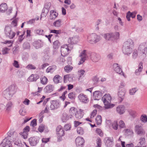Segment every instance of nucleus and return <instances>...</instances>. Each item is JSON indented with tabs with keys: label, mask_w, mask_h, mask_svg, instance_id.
Here are the masks:
<instances>
[{
	"label": "nucleus",
	"mask_w": 147,
	"mask_h": 147,
	"mask_svg": "<svg viewBox=\"0 0 147 147\" xmlns=\"http://www.w3.org/2000/svg\"><path fill=\"white\" fill-rule=\"evenodd\" d=\"M134 43V41L130 39L124 42L122 48L123 53L128 56L130 55L133 51Z\"/></svg>",
	"instance_id": "nucleus-1"
},
{
	"label": "nucleus",
	"mask_w": 147,
	"mask_h": 147,
	"mask_svg": "<svg viewBox=\"0 0 147 147\" xmlns=\"http://www.w3.org/2000/svg\"><path fill=\"white\" fill-rule=\"evenodd\" d=\"M73 45L69 44H65L62 46L61 49V55L63 57L67 56L73 49Z\"/></svg>",
	"instance_id": "nucleus-2"
},
{
	"label": "nucleus",
	"mask_w": 147,
	"mask_h": 147,
	"mask_svg": "<svg viewBox=\"0 0 147 147\" xmlns=\"http://www.w3.org/2000/svg\"><path fill=\"white\" fill-rule=\"evenodd\" d=\"M138 51L139 54L144 57L146 56L147 53V44L146 42L141 43L139 46Z\"/></svg>",
	"instance_id": "nucleus-3"
},
{
	"label": "nucleus",
	"mask_w": 147,
	"mask_h": 147,
	"mask_svg": "<svg viewBox=\"0 0 147 147\" xmlns=\"http://www.w3.org/2000/svg\"><path fill=\"white\" fill-rule=\"evenodd\" d=\"M119 32L107 33L104 34V37L107 40L113 41L119 38Z\"/></svg>",
	"instance_id": "nucleus-4"
},
{
	"label": "nucleus",
	"mask_w": 147,
	"mask_h": 147,
	"mask_svg": "<svg viewBox=\"0 0 147 147\" xmlns=\"http://www.w3.org/2000/svg\"><path fill=\"white\" fill-rule=\"evenodd\" d=\"M101 39L99 36L93 33L89 35L87 38L88 42L91 44H95L98 42Z\"/></svg>",
	"instance_id": "nucleus-5"
},
{
	"label": "nucleus",
	"mask_w": 147,
	"mask_h": 147,
	"mask_svg": "<svg viewBox=\"0 0 147 147\" xmlns=\"http://www.w3.org/2000/svg\"><path fill=\"white\" fill-rule=\"evenodd\" d=\"M111 99V97L109 94H105L102 97V100L104 105L106 106V108L108 109L110 108Z\"/></svg>",
	"instance_id": "nucleus-6"
},
{
	"label": "nucleus",
	"mask_w": 147,
	"mask_h": 147,
	"mask_svg": "<svg viewBox=\"0 0 147 147\" xmlns=\"http://www.w3.org/2000/svg\"><path fill=\"white\" fill-rule=\"evenodd\" d=\"M4 31L6 37L10 39L13 38L16 34L15 32L11 31L10 27L8 26H5Z\"/></svg>",
	"instance_id": "nucleus-7"
},
{
	"label": "nucleus",
	"mask_w": 147,
	"mask_h": 147,
	"mask_svg": "<svg viewBox=\"0 0 147 147\" xmlns=\"http://www.w3.org/2000/svg\"><path fill=\"white\" fill-rule=\"evenodd\" d=\"M134 130L136 133L140 136H143L145 134V131L141 125H135Z\"/></svg>",
	"instance_id": "nucleus-8"
},
{
	"label": "nucleus",
	"mask_w": 147,
	"mask_h": 147,
	"mask_svg": "<svg viewBox=\"0 0 147 147\" xmlns=\"http://www.w3.org/2000/svg\"><path fill=\"white\" fill-rule=\"evenodd\" d=\"M79 57H81L78 65H80L84 62L86 59L88 58L87 53L86 50H84L79 55Z\"/></svg>",
	"instance_id": "nucleus-9"
},
{
	"label": "nucleus",
	"mask_w": 147,
	"mask_h": 147,
	"mask_svg": "<svg viewBox=\"0 0 147 147\" xmlns=\"http://www.w3.org/2000/svg\"><path fill=\"white\" fill-rule=\"evenodd\" d=\"M50 108L52 110L57 109L59 108L60 106V102L59 100H53L51 102Z\"/></svg>",
	"instance_id": "nucleus-10"
},
{
	"label": "nucleus",
	"mask_w": 147,
	"mask_h": 147,
	"mask_svg": "<svg viewBox=\"0 0 147 147\" xmlns=\"http://www.w3.org/2000/svg\"><path fill=\"white\" fill-rule=\"evenodd\" d=\"M11 141L8 138H5L0 144V147H12Z\"/></svg>",
	"instance_id": "nucleus-11"
},
{
	"label": "nucleus",
	"mask_w": 147,
	"mask_h": 147,
	"mask_svg": "<svg viewBox=\"0 0 147 147\" xmlns=\"http://www.w3.org/2000/svg\"><path fill=\"white\" fill-rule=\"evenodd\" d=\"M125 91L124 88L119 89V91L118 93V95L119 97V102H121L123 100L125 97Z\"/></svg>",
	"instance_id": "nucleus-12"
},
{
	"label": "nucleus",
	"mask_w": 147,
	"mask_h": 147,
	"mask_svg": "<svg viewBox=\"0 0 147 147\" xmlns=\"http://www.w3.org/2000/svg\"><path fill=\"white\" fill-rule=\"evenodd\" d=\"M113 68L114 71L117 73L125 77L124 74L123 72L122 69L119 66V64L117 63H115L113 65Z\"/></svg>",
	"instance_id": "nucleus-13"
},
{
	"label": "nucleus",
	"mask_w": 147,
	"mask_h": 147,
	"mask_svg": "<svg viewBox=\"0 0 147 147\" xmlns=\"http://www.w3.org/2000/svg\"><path fill=\"white\" fill-rule=\"evenodd\" d=\"M75 141L77 147H83L84 146L85 141L83 138L78 137L76 139Z\"/></svg>",
	"instance_id": "nucleus-14"
},
{
	"label": "nucleus",
	"mask_w": 147,
	"mask_h": 147,
	"mask_svg": "<svg viewBox=\"0 0 147 147\" xmlns=\"http://www.w3.org/2000/svg\"><path fill=\"white\" fill-rule=\"evenodd\" d=\"M78 97L80 101L83 103H87L89 101L87 96L83 94H80Z\"/></svg>",
	"instance_id": "nucleus-15"
},
{
	"label": "nucleus",
	"mask_w": 147,
	"mask_h": 147,
	"mask_svg": "<svg viewBox=\"0 0 147 147\" xmlns=\"http://www.w3.org/2000/svg\"><path fill=\"white\" fill-rule=\"evenodd\" d=\"M90 58L93 62H98L100 59L99 55L95 53H92L90 55Z\"/></svg>",
	"instance_id": "nucleus-16"
},
{
	"label": "nucleus",
	"mask_w": 147,
	"mask_h": 147,
	"mask_svg": "<svg viewBox=\"0 0 147 147\" xmlns=\"http://www.w3.org/2000/svg\"><path fill=\"white\" fill-rule=\"evenodd\" d=\"M78 38L77 36H74L69 38L67 40L68 42L70 44V45H72L75 44L78 42Z\"/></svg>",
	"instance_id": "nucleus-17"
},
{
	"label": "nucleus",
	"mask_w": 147,
	"mask_h": 147,
	"mask_svg": "<svg viewBox=\"0 0 147 147\" xmlns=\"http://www.w3.org/2000/svg\"><path fill=\"white\" fill-rule=\"evenodd\" d=\"M56 134L57 135L64 136V131L62 127L59 125L56 128Z\"/></svg>",
	"instance_id": "nucleus-18"
},
{
	"label": "nucleus",
	"mask_w": 147,
	"mask_h": 147,
	"mask_svg": "<svg viewBox=\"0 0 147 147\" xmlns=\"http://www.w3.org/2000/svg\"><path fill=\"white\" fill-rule=\"evenodd\" d=\"M106 145L108 147H110L112 146L113 139L112 138H106L104 140Z\"/></svg>",
	"instance_id": "nucleus-19"
},
{
	"label": "nucleus",
	"mask_w": 147,
	"mask_h": 147,
	"mask_svg": "<svg viewBox=\"0 0 147 147\" xmlns=\"http://www.w3.org/2000/svg\"><path fill=\"white\" fill-rule=\"evenodd\" d=\"M93 95V98L95 100H99L101 98L102 96V93L99 91L94 92Z\"/></svg>",
	"instance_id": "nucleus-20"
},
{
	"label": "nucleus",
	"mask_w": 147,
	"mask_h": 147,
	"mask_svg": "<svg viewBox=\"0 0 147 147\" xmlns=\"http://www.w3.org/2000/svg\"><path fill=\"white\" fill-rule=\"evenodd\" d=\"M125 107L124 105H120L117 107L116 111L119 114H122L125 112Z\"/></svg>",
	"instance_id": "nucleus-21"
},
{
	"label": "nucleus",
	"mask_w": 147,
	"mask_h": 147,
	"mask_svg": "<svg viewBox=\"0 0 147 147\" xmlns=\"http://www.w3.org/2000/svg\"><path fill=\"white\" fill-rule=\"evenodd\" d=\"M54 88V87L53 85L49 84L44 88V91L45 93H49L52 92Z\"/></svg>",
	"instance_id": "nucleus-22"
},
{
	"label": "nucleus",
	"mask_w": 147,
	"mask_h": 147,
	"mask_svg": "<svg viewBox=\"0 0 147 147\" xmlns=\"http://www.w3.org/2000/svg\"><path fill=\"white\" fill-rule=\"evenodd\" d=\"M50 13L49 18L51 20H54L58 16V13L54 10H51L50 11Z\"/></svg>",
	"instance_id": "nucleus-23"
},
{
	"label": "nucleus",
	"mask_w": 147,
	"mask_h": 147,
	"mask_svg": "<svg viewBox=\"0 0 147 147\" xmlns=\"http://www.w3.org/2000/svg\"><path fill=\"white\" fill-rule=\"evenodd\" d=\"M29 143L32 146H35L38 142V140L35 137H31L29 139Z\"/></svg>",
	"instance_id": "nucleus-24"
},
{
	"label": "nucleus",
	"mask_w": 147,
	"mask_h": 147,
	"mask_svg": "<svg viewBox=\"0 0 147 147\" xmlns=\"http://www.w3.org/2000/svg\"><path fill=\"white\" fill-rule=\"evenodd\" d=\"M77 109L74 107H72L70 109L69 113L70 114V118H71L73 116L75 115L76 113H77Z\"/></svg>",
	"instance_id": "nucleus-25"
},
{
	"label": "nucleus",
	"mask_w": 147,
	"mask_h": 147,
	"mask_svg": "<svg viewBox=\"0 0 147 147\" xmlns=\"http://www.w3.org/2000/svg\"><path fill=\"white\" fill-rule=\"evenodd\" d=\"M17 88L15 85H12L9 87L8 89H6L8 91L13 95L16 91Z\"/></svg>",
	"instance_id": "nucleus-26"
},
{
	"label": "nucleus",
	"mask_w": 147,
	"mask_h": 147,
	"mask_svg": "<svg viewBox=\"0 0 147 147\" xmlns=\"http://www.w3.org/2000/svg\"><path fill=\"white\" fill-rule=\"evenodd\" d=\"M137 13V12L136 11L131 13L130 11H128L127 13L126 16V18L128 21L130 20V18L131 17L132 18H134Z\"/></svg>",
	"instance_id": "nucleus-27"
},
{
	"label": "nucleus",
	"mask_w": 147,
	"mask_h": 147,
	"mask_svg": "<svg viewBox=\"0 0 147 147\" xmlns=\"http://www.w3.org/2000/svg\"><path fill=\"white\" fill-rule=\"evenodd\" d=\"M7 90H5L3 91V94L5 98L7 100H9L11 99L13 95Z\"/></svg>",
	"instance_id": "nucleus-28"
},
{
	"label": "nucleus",
	"mask_w": 147,
	"mask_h": 147,
	"mask_svg": "<svg viewBox=\"0 0 147 147\" xmlns=\"http://www.w3.org/2000/svg\"><path fill=\"white\" fill-rule=\"evenodd\" d=\"M83 110L80 109V111H77V113H76L75 116L76 118L78 119H80L82 118L84 115V112Z\"/></svg>",
	"instance_id": "nucleus-29"
},
{
	"label": "nucleus",
	"mask_w": 147,
	"mask_h": 147,
	"mask_svg": "<svg viewBox=\"0 0 147 147\" xmlns=\"http://www.w3.org/2000/svg\"><path fill=\"white\" fill-rule=\"evenodd\" d=\"M39 78V76L37 75H32L28 79V81L29 82L35 81Z\"/></svg>",
	"instance_id": "nucleus-30"
},
{
	"label": "nucleus",
	"mask_w": 147,
	"mask_h": 147,
	"mask_svg": "<svg viewBox=\"0 0 147 147\" xmlns=\"http://www.w3.org/2000/svg\"><path fill=\"white\" fill-rule=\"evenodd\" d=\"M8 136L6 138H8V139H9L10 137L15 138L17 137L16 133L15 131H10L7 133Z\"/></svg>",
	"instance_id": "nucleus-31"
},
{
	"label": "nucleus",
	"mask_w": 147,
	"mask_h": 147,
	"mask_svg": "<svg viewBox=\"0 0 147 147\" xmlns=\"http://www.w3.org/2000/svg\"><path fill=\"white\" fill-rule=\"evenodd\" d=\"M8 9V7L6 3H2L0 5V11L3 13Z\"/></svg>",
	"instance_id": "nucleus-32"
},
{
	"label": "nucleus",
	"mask_w": 147,
	"mask_h": 147,
	"mask_svg": "<svg viewBox=\"0 0 147 147\" xmlns=\"http://www.w3.org/2000/svg\"><path fill=\"white\" fill-rule=\"evenodd\" d=\"M62 23L61 20L58 19L53 22V25L55 27H59L61 26Z\"/></svg>",
	"instance_id": "nucleus-33"
},
{
	"label": "nucleus",
	"mask_w": 147,
	"mask_h": 147,
	"mask_svg": "<svg viewBox=\"0 0 147 147\" xmlns=\"http://www.w3.org/2000/svg\"><path fill=\"white\" fill-rule=\"evenodd\" d=\"M70 118V115H68L66 113H63L61 117L62 120L63 122H65Z\"/></svg>",
	"instance_id": "nucleus-34"
},
{
	"label": "nucleus",
	"mask_w": 147,
	"mask_h": 147,
	"mask_svg": "<svg viewBox=\"0 0 147 147\" xmlns=\"http://www.w3.org/2000/svg\"><path fill=\"white\" fill-rule=\"evenodd\" d=\"M13 107L12 102L9 101L7 103L5 106L6 110L7 111H10Z\"/></svg>",
	"instance_id": "nucleus-35"
},
{
	"label": "nucleus",
	"mask_w": 147,
	"mask_h": 147,
	"mask_svg": "<svg viewBox=\"0 0 147 147\" xmlns=\"http://www.w3.org/2000/svg\"><path fill=\"white\" fill-rule=\"evenodd\" d=\"M40 83L43 85L46 84L48 82V79L45 76H42L40 78Z\"/></svg>",
	"instance_id": "nucleus-36"
},
{
	"label": "nucleus",
	"mask_w": 147,
	"mask_h": 147,
	"mask_svg": "<svg viewBox=\"0 0 147 147\" xmlns=\"http://www.w3.org/2000/svg\"><path fill=\"white\" fill-rule=\"evenodd\" d=\"M142 63H140V65L139 66L138 68L135 71V73L137 75H139L142 71Z\"/></svg>",
	"instance_id": "nucleus-37"
},
{
	"label": "nucleus",
	"mask_w": 147,
	"mask_h": 147,
	"mask_svg": "<svg viewBox=\"0 0 147 147\" xmlns=\"http://www.w3.org/2000/svg\"><path fill=\"white\" fill-rule=\"evenodd\" d=\"M95 121L97 125H100L102 122L101 116L98 115L95 119Z\"/></svg>",
	"instance_id": "nucleus-38"
},
{
	"label": "nucleus",
	"mask_w": 147,
	"mask_h": 147,
	"mask_svg": "<svg viewBox=\"0 0 147 147\" xmlns=\"http://www.w3.org/2000/svg\"><path fill=\"white\" fill-rule=\"evenodd\" d=\"M61 77L59 75H56L53 78V81L55 83L57 84L60 82Z\"/></svg>",
	"instance_id": "nucleus-39"
},
{
	"label": "nucleus",
	"mask_w": 147,
	"mask_h": 147,
	"mask_svg": "<svg viewBox=\"0 0 147 147\" xmlns=\"http://www.w3.org/2000/svg\"><path fill=\"white\" fill-rule=\"evenodd\" d=\"M85 71L83 69H80L78 71V74L79 76V79L84 76Z\"/></svg>",
	"instance_id": "nucleus-40"
},
{
	"label": "nucleus",
	"mask_w": 147,
	"mask_h": 147,
	"mask_svg": "<svg viewBox=\"0 0 147 147\" xmlns=\"http://www.w3.org/2000/svg\"><path fill=\"white\" fill-rule=\"evenodd\" d=\"M73 69V67L69 65H67L64 67L65 71V72L67 73H69Z\"/></svg>",
	"instance_id": "nucleus-41"
},
{
	"label": "nucleus",
	"mask_w": 147,
	"mask_h": 147,
	"mask_svg": "<svg viewBox=\"0 0 147 147\" xmlns=\"http://www.w3.org/2000/svg\"><path fill=\"white\" fill-rule=\"evenodd\" d=\"M60 43L59 41L56 40L53 42V47L54 49H57L60 46Z\"/></svg>",
	"instance_id": "nucleus-42"
},
{
	"label": "nucleus",
	"mask_w": 147,
	"mask_h": 147,
	"mask_svg": "<svg viewBox=\"0 0 147 147\" xmlns=\"http://www.w3.org/2000/svg\"><path fill=\"white\" fill-rule=\"evenodd\" d=\"M125 133L127 135L132 136L134 134V132L132 130L129 129H126L124 130Z\"/></svg>",
	"instance_id": "nucleus-43"
},
{
	"label": "nucleus",
	"mask_w": 147,
	"mask_h": 147,
	"mask_svg": "<svg viewBox=\"0 0 147 147\" xmlns=\"http://www.w3.org/2000/svg\"><path fill=\"white\" fill-rule=\"evenodd\" d=\"M85 1L89 4L95 5L98 2V0H85Z\"/></svg>",
	"instance_id": "nucleus-44"
},
{
	"label": "nucleus",
	"mask_w": 147,
	"mask_h": 147,
	"mask_svg": "<svg viewBox=\"0 0 147 147\" xmlns=\"http://www.w3.org/2000/svg\"><path fill=\"white\" fill-rule=\"evenodd\" d=\"M118 125L117 121H114L112 125L113 128L115 130H117L118 128Z\"/></svg>",
	"instance_id": "nucleus-45"
},
{
	"label": "nucleus",
	"mask_w": 147,
	"mask_h": 147,
	"mask_svg": "<svg viewBox=\"0 0 147 147\" xmlns=\"http://www.w3.org/2000/svg\"><path fill=\"white\" fill-rule=\"evenodd\" d=\"M75 94L74 92H73L70 93L68 94V96L69 98L71 99H75Z\"/></svg>",
	"instance_id": "nucleus-46"
},
{
	"label": "nucleus",
	"mask_w": 147,
	"mask_h": 147,
	"mask_svg": "<svg viewBox=\"0 0 147 147\" xmlns=\"http://www.w3.org/2000/svg\"><path fill=\"white\" fill-rule=\"evenodd\" d=\"M20 134L22 136L24 139H26L27 138L28 135V133L23 131L21 132L20 133Z\"/></svg>",
	"instance_id": "nucleus-47"
},
{
	"label": "nucleus",
	"mask_w": 147,
	"mask_h": 147,
	"mask_svg": "<svg viewBox=\"0 0 147 147\" xmlns=\"http://www.w3.org/2000/svg\"><path fill=\"white\" fill-rule=\"evenodd\" d=\"M140 120L142 121L145 123L147 121V117L145 115H142L140 117Z\"/></svg>",
	"instance_id": "nucleus-48"
},
{
	"label": "nucleus",
	"mask_w": 147,
	"mask_h": 147,
	"mask_svg": "<svg viewBox=\"0 0 147 147\" xmlns=\"http://www.w3.org/2000/svg\"><path fill=\"white\" fill-rule=\"evenodd\" d=\"M46 127L45 125L42 124L40 125L38 128V131L40 132H42Z\"/></svg>",
	"instance_id": "nucleus-49"
},
{
	"label": "nucleus",
	"mask_w": 147,
	"mask_h": 147,
	"mask_svg": "<svg viewBox=\"0 0 147 147\" xmlns=\"http://www.w3.org/2000/svg\"><path fill=\"white\" fill-rule=\"evenodd\" d=\"M137 90L138 89L136 88H132L129 90V93L131 95H134Z\"/></svg>",
	"instance_id": "nucleus-50"
},
{
	"label": "nucleus",
	"mask_w": 147,
	"mask_h": 147,
	"mask_svg": "<svg viewBox=\"0 0 147 147\" xmlns=\"http://www.w3.org/2000/svg\"><path fill=\"white\" fill-rule=\"evenodd\" d=\"M119 124L120 128H123L125 127V124L123 121L120 120L119 122Z\"/></svg>",
	"instance_id": "nucleus-51"
},
{
	"label": "nucleus",
	"mask_w": 147,
	"mask_h": 147,
	"mask_svg": "<svg viewBox=\"0 0 147 147\" xmlns=\"http://www.w3.org/2000/svg\"><path fill=\"white\" fill-rule=\"evenodd\" d=\"M77 133L80 135H82L84 133L83 129L80 127H78L77 128Z\"/></svg>",
	"instance_id": "nucleus-52"
},
{
	"label": "nucleus",
	"mask_w": 147,
	"mask_h": 147,
	"mask_svg": "<svg viewBox=\"0 0 147 147\" xmlns=\"http://www.w3.org/2000/svg\"><path fill=\"white\" fill-rule=\"evenodd\" d=\"M96 141L97 144L96 147H101L102 142L100 139V138H98L96 140Z\"/></svg>",
	"instance_id": "nucleus-53"
},
{
	"label": "nucleus",
	"mask_w": 147,
	"mask_h": 147,
	"mask_svg": "<svg viewBox=\"0 0 147 147\" xmlns=\"http://www.w3.org/2000/svg\"><path fill=\"white\" fill-rule=\"evenodd\" d=\"M139 141V143L141 145H144L145 142V139L144 138H140Z\"/></svg>",
	"instance_id": "nucleus-54"
},
{
	"label": "nucleus",
	"mask_w": 147,
	"mask_h": 147,
	"mask_svg": "<svg viewBox=\"0 0 147 147\" xmlns=\"http://www.w3.org/2000/svg\"><path fill=\"white\" fill-rule=\"evenodd\" d=\"M57 61L59 63H63L65 61V59L63 58V57L61 56L59 57L57 59Z\"/></svg>",
	"instance_id": "nucleus-55"
},
{
	"label": "nucleus",
	"mask_w": 147,
	"mask_h": 147,
	"mask_svg": "<svg viewBox=\"0 0 147 147\" xmlns=\"http://www.w3.org/2000/svg\"><path fill=\"white\" fill-rule=\"evenodd\" d=\"M26 68L29 69H35L36 68L35 66L31 64H28L26 66Z\"/></svg>",
	"instance_id": "nucleus-56"
},
{
	"label": "nucleus",
	"mask_w": 147,
	"mask_h": 147,
	"mask_svg": "<svg viewBox=\"0 0 147 147\" xmlns=\"http://www.w3.org/2000/svg\"><path fill=\"white\" fill-rule=\"evenodd\" d=\"M9 49L7 47L3 48L2 51V54L5 55L8 53V51H9Z\"/></svg>",
	"instance_id": "nucleus-57"
},
{
	"label": "nucleus",
	"mask_w": 147,
	"mask_h": 147,
	"mask_svg": "<svg viewBox=\"0 0 147 147\" xmlns=\"http://www.w3.org/2000/svg\"><path fill=\"white\" fill-rule=\"evenodd\" d=\"M36 119H35L32 120L30 123V125L32 127H34L36 125Z\"/></svg>",
	"instance_id": "nucleus-58"
},
{
	"label": "nucleus",
	"mask_w": 147,
	"mask_h": 147,
	"mask_svg": "<svg viewBox=\"0 0 147 147\" xmlns=\"http://www.w3.org/2000/svg\"><path fill=\"white\" fill-rule=\"evenodd\" d=\"M18 46H16L13 49V53L14 55L16 54L18 52Z\"/></svg>",
	"instance_id": "nucleus-59"
},
{
	"label": "nucleus",
	"mask_w": 147,
	"mask_h": 147,
	"mask_svg": "<svg viewBox=\"0 0 147 147\" xmlns=\"http://www.w3.org/2000/svg\"><path fill=\"white\" fill-rule=\"evenodd\" d=\"M36 32L37 34L39 35H42L44 33L43 30L40 29L36 30Z\"/></svg>",
	"instance_id": "nucleus-60"
},
{
	"label": "nucleus",
	"mask_w": 147,
	"mask_h": 147,
	"mask_svg": "<svg viewBox=\"0 0 147 147\" xmlns=\"http://www.w3.org/2000/svg\"><path fill=\"white\" fill-rule=\"evenodd\" d=\"M138 56L137 51L136 49H134L133 51L132 57L133 58L135 59Z\"/></svg>",
	"instance_id": "nucleus-61"
},
{
	"label": "nucleus",
	"mask_w": 147,
	"mask_h": 147,
	"mask_svg": "<svg viewBox=\"0 0 147 147\" xmlns=\"http://www.w3.org/2000/svg\"><path fill=\"white\" fill-rule=\"evenodd\" d=\"M96 132L100 136H103V133L102 131L100 129L97 128L96 129Z\"/></svg>",
	"instance_id": "nucleus-62"
},
{
	"label": "nucleus",
	"mask_w": 147,
	"mask_h": 147,
	"mask_svg": "<svg viewBox=\"0 0 147 147\" xmlns=\"http://www.w3.org/2000/svg\"><path fill=\"white\" fill-rule=\"evenodd\" d=\"M13 65L16 68L20 67V65L18 64V62L16 60H14V62L13 63Z\"/></svg>",
	"instance_id": "nucleus-63"
},
{
	"label": "nucleus",
	"mask_w": 147,
	"mask_h": 147,
	"mask_svg": "<svg viewBox=\"0 0 147 147\" xmlns=\"http://www.w3.org/2000/svg\"><path fill=\"white\" fill-rule=\"evenodd\" d=\"M71 128V125L69 124H66L64 126V129L67 131L70 130Z\"/></svg>",
	"instance_id": "nucleus-64"
}]
</instances>
